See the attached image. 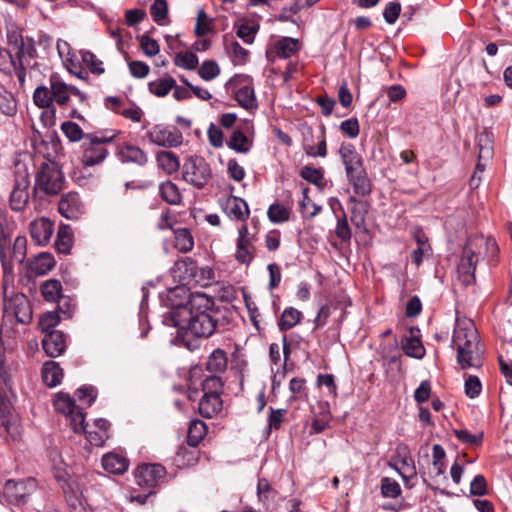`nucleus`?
<instances>
[{
    "mask_svg": "<svg viewBox=\"0 0 512 512\" xmlns=\"http://www.w3.org/2000/svg\"><path fill=\"white\" fill-rule=\"evenodd\" d=\"M37 488V482L34 478H27L20 481L7 480L4 485V493L11 502L20 504L32 494Z\"/></svg>",
    "mask_w": 512,
    "mask_h": 512,
    "instance_id": "obj_12",
    "label": "nucleus"
},
{
    "mask_svg": "<svg viewBox=\"0 0 512 512\" xmlns=\"http://www.w3.org/2000/svg\"><path fill=\"white\" fill-rule=\"evenodd\" d=\"M102 467L112 474H123L129 466V460L118 453H107L102 457Z\"/></svg>",
    "mask_w": 512,
    "mask_h": 512,
    "instance_id": "obj_27",
    "label": "nucleus"
},
{
    "mask_svg": "<svg viewBox=\"0 0 512 512\" xmlns=\"http://www.w3.org/2000/svg\"><path fill=\"white\" fill-rule=\"evenodd\" d=\"M267 215L271 222L283 223L289 220L290 209L282 204L275 203L269 206Z\"/></svg>",
    "mask_w": 512,
    "mask_h": 512,
    "instance_id": "obj_48",
    "label": "nucleus"
},
{
    "mask_svg": "<svg viewBox=\"0 0 512 512\" xmlns=\"http://www.w3.org/2000/svg\"><path fill=\"white\" fill-rule=\"evenodd\" d=\"M302 316L303 315L299 310L293 307L286 308L282 312L281 318L278 322L280 331H287L295 327L300 323Z\"/></svg>",
    "mask_w": 512,
    "mask_h": 512,
    "instance_id": "obj_39",
    "label": "nucleus"
},
{
    "mask_svg": "<svg viewBox=\"0 0 512 512\" xmlns=\"http://www.w3.org/2000/svg\"><path fill=\"white\" fill-rule=\"evenodd\" d=\"M56 248L61 253H68L72 246V234L67 226H61L55 242Z\"/></svg>",
    "mask_w": 512,
    "mask_h": 512,
    "instance_id": "obj_52",
    "label": "nucleus"
},
{
    "mask_svg": "<svg viewBox=\"0 0 512 512\" xmlns=\"http://www.w3.org/2000/svg\"><path fill=\"white\" fill-rule=\"evenodd\" d=\"M222 399L219 396L203 395L198 405V411L205 418H212L222 410Z\"/></svg>",
    "mask_w": 512,
    "mask_h": 512,
    "instance_id": "obj_30",
    "label": "nucleus"
},
{
    "mask_svg": "<svg viewBox=\"0 0 512 512\" xmlns=\"http://www.w3.org/2000/svg\"><path fill=\"white\" fill-rule=\"evenodd\" d=\"M395 456L392 458L394 467L398 473L405 479L407 476L416 475L414 461L412 459L409 447L404 443H399L395 449Z\"/></svg>",
    "mask_w": 512,
    "mask_h": 512,
    "instance_id": "obj_16",
    "label": "nucleus"
},
{
    "mask_svg": "<svg viewBox=\"0 0 512 512\" xmlns=\"http://www.w3.org/2000/svg\"><path fill=\"white\" fill-rule=\"evenodd\" d=\"M168 5L165 0H155L150 8V14L158 25H164L167 18Z\"/></svg>",
    "mask_w": 512,
    "mask_h": 512,
    "instance_id": "obj_53",
    "label": "nucleus"
},
{
    "mask_svg": "<svg viewBox=\"0 0 512 512\" xmlns=\"http://www.w3.org/2000/svg\"><path fill=\"white\" fill-rule=\"evenodd\" d=\"M19 65V71H17V77L20 83L24 82L25 79V65H29L28 59H32L35 56V48L31 41L24 42L20 39V43L15 41V50L13 51Z\"/></svg>",
    "mask_w": 512,
    "mask_h": 512,
    "instance_id": "obj_17",
    "label": "nucleus"
},
{
    "mask_svg": "<svg viewBox=\"0 0 512 512\" xmlns=\"http://www.w3.org/2000/svg\"><path fill=\"white\" fill-rule=\"evenodd\" d=\"M0 111L7 116H12L16 112L15 99L13 95L6 90H0Z\"/></svg>",
    "mask_w": 512,
    "mask_h": 512,
    "instance_id": "obj_61",
    "label": "nucleus"
},
{
    "mask_svg": "<svg viewBox=\"0 0 512 512\" xmlns=\"http://www.w3.org/2000/svg\"><path fill=\"white\" fill-rule=\"evenodd\" d=\"M82 62L85 64L86 67L89 68V70L93 74H103L104 68H103V62L99 60L95 54H93L90 51H83L81 53Z\"/></svg>",
    "mask_w": 512,
    "mask_h": 512,
    "instance_id": "obj_56",
    "label": "nucleus"
},
{
    "mask_svg": "<svg viewBox=\"0 0 512 512\" xmlns=\"http://www.w3.org/2000/svg\"><path fill=\"white\" fill-rule=\"evenodd\" d=\"M300 49L298 39L291 37H282L269 45L266 50V57L269 61H275L276 58H289L296 54Z\"/></svg>",
    "mask_w": 512,
    "mask_h": 512,
    "instance_id": "obj_14",
    "label": "nucleus"
},
{
    "mask_svg": "<svg viewBox=\"0 0 512 512\" xmlns=\"http://www.w3.org/2000/svg\"><path fill=\"white\" fill-rule=\"evenodd\" d=\"M166 475L164 466L160 464H143L135 470V480L140 487L152 488L161 483Z\"/></svg>",
    "mask_w": 512,
    "mask_h": 512,
    "instance_id": "obj_11",
    "label": "nucleus"
},
{
    "mask_svg": "<svg viewBox=\"0 0 512 512\" xmlns=\"http://www.w3.org/2000/svg\"><path fill=\"white\" fill-rule=\"evenodd\" d=\"M160 194L164 201L169 204L176 205L181 202V194L178 187L171 181L163 182L160 187Z\"/></svg>",
    "mask_w": 512,
    "mask_h": 512,
    "instance_id": "obj_43",
    "label": "nucleus"
},
{
    "mask_svg": "<svg viewBox=\"0 0 512 512\" xmlns=\"http://www.w3.org/2000/svg\"><path fill=\"white\" fill-rule=\"evenodd\" d=\"M54 259L50 254L41 253L33 263V269L37 274H45L54 267Z\"/></svg>",
    "mask_w": 512,
    "mask_h": 512,
    "instance_id": "obj_57",
    "label": "nucleus"
},
{
    "mask_svg": "<svg viewBox=\"0 0 512 512\" xmlns=\"http://www.w3.org/2000/svg\"><path fill=\"white\" fill-rule=\"evenodd\" d=\"M454 435L459 441L470 446H479L483 441V432L471 434L468 430L456 429Z\"/></svg>",
    "mask_w": 512,
    "mask_h": 512,
    "instance_id": "obj_54",
    "label": "nucleus"
},
{
    "mask_svg": "<svg viewBox=\"0 0 512 512\" xmlns=\"http://www.w3.org/2000/svg\"><path fill=\"white\" fill-rule=\"evenodd\" d=\"M15 371L14 361L0 351V380L8 388H12V376Z\"/></svg>",
    "mask_w": 512,
    "mask_h": 512,
    "instance_id": "obj_36",
    "label": "nucleus"
},
{
    "mask_svg": "<svg viewBox=\"0 0 512 512\" xmlns=\"http://www.w3.org/2000/svg\"><path fill=\"white\" fill-rule=\"evenodd\" d=\"M477 146L479 148L478 162L475 171L470 178L469 184L471 188H477L481 182V177L477 173H484L487 163L493 157L492 139L489 133L483 132L477 136Z\"/></svg>",
    "mask_w": 512,
    "mask_h": 512,
    "instance_id": "obj_8",
    "label": "nucleus"
},
{
    "mask_svg": "<svg viewBox=\"0 0 512 512\" xmlns=\"http://www.w3.org/2000/svg\"><path fill=\"white\" fill-rule=\"evenodd\" d=\"M176 87V81L171 76L160 78L148 83L149 91L157 97H164Z\"/></svg>",
    "mask_w": 512,
    "mask_h": 512,
    "instance_id": "obj_35",
    "label": "nucleus"
},
{
    "mask_svg": "<svg viewBox=\"0 0 512 512\" xmlns=\"http://www.w3.org/2000/svg\"><path fill=\"white\" fill-rule=\"evenodd\" d=\"M381 494L386 498H397L401 495V487L396 480L384 477L381 480Z\"/></svg>",
    "mask_w": 512,
    "mask_h": 512,
    "instance_id": "obj_55",
    "label": "nucleus"
},
{
    "mask_svg": "<svg viewBox=\"0 0 512 512\" xmlns=\"http://www.w3.org/2000/svg\"><path fill=\"white\" fill-rule=\"evenodd\" d=\"M61 130L71 142H79L81 140H86V134L83 132L81 127L75 122H63L61 125Z\"/></svg>",
    "mask_w": 512,
    "mask_h": 512,
    "instance_id": "obj_47",
    "label": "nucleus"
},
{
    "mask_svg": "<svg viewBox=\"0 0 512 512\" xmlns=\"http://www.w3.org/2000/svg\"><path fill=\"white\" fill-rule=\"evenodd\" d=\"M342 162L347 173L356 172L363 167L362 158L352 144H342L339 149Z\"/></svg>",
    "mask_w": 512,
    "mask_h": 512,
    "instance_id": "obj_25",
    "label": "nucleus"
},
{
    "mask_svg": "<svg viewBox=\"0 0 512 512\" xmlns=\"http://www.w3.org/2000/svg\"><path fill=\"white\" fill-rule=\"evenodd\" d=\"M59 213L67 219L76 220L84 213V204L76 192H69L61 197Z\"/></svg>",
    "mask_w": 512,
    "mask_h": 512,
    "instance_id": "obj_15",
    "label": "nucleus"
},
{
    "mask_svg": "<svg viewBox=\"0 0 512 512\" xmlns=\"http://www.w3.org/2000/svg\"><path fill=\"white\" fill-rule=\"evenodd\" d=\"M207 433V426L201 420H192L187 432V442L192 448H195Z\"/></svg>",
    "mask_w": 512,
    "mask_h": 512,
    "instance_id": "obj_33",
    "label": "nucleus"
},
{
    "mask_svg": "<svg viewBox=\"0 0 512 512\" xmlns=\"http://www.w3.org/2000/svg\"><path fill=\"white\" fill-rule=\"evenodd\" d=\"M226 215L233 220H246L249 216L248 204L240 197L229 196L222 202Z\"/></svg>",
    "mask_w": 512,
    "mask_h": 512,
    "instance_id": "obj_20",
    "label": "nucleus"
},
{
    "mask_svg": "<svg viewBox=\"0 0 512 512\" xmlns=\"http://www.w3.org/2000/svg\"><path fill=\"white\" fill-rule=\"evenodd\" d=\"M380 359L388 374L396 375L401 372V353L397 350L396 345L382 346Z\"/></svg>",
    "mask_w": 512,
    "mask_h": 512,
    "instance_id": "obj_18",
    "label": "nucleus"
},
{
    "mask_svg": "<svg viewBox=\"0 0 512 512\" xmlns=\"http://www.w3.org/2000/svg\"><path fill=\"white\" fill-rule=\"evenodd\" d=\"M349 183L357 195L367 196L371 193V182L364 168L357 169L356 172L347 173Z\"/></svg>",
    "mask_w": 512,
    "mask_h": 512,
    "instance_id": "obj_26",
    "label": "nucleus"
},
{
    "mask_svg": "<svg viewBox=\"0 0 512 512\" xmlns=\"http://www.w3.org/2000/svg\"><path fill=\"white\" fill-rule=\"evenodd\" d=\"M227 365V353L224 350L217 348L209 355L206 362V369L212 373V375L221 376V374L226 371Z\"/></svg>",
    "mask_w": 512,
    "mask_h": 512,
    "instance_id": "obj_29",
    "label": "nucleus"
},
{
    "mask_svg": "<svg viewBox=\"0 0 512 512\" xmlns=\"http://www.w3.org/2000/svg\"><path fill=\"white\" fill-rule=\"evenodd\" d=\"M50 86L52 101L56 102L59 106L66 105L71 96V85H67L58 76L52 75L50 77Z\"/></svg>",
    "mask_w": 512,
    "mask_h": 512,
    "instance_id": "obj_28",
    "label": "nucleus"
},
{
    "mask_svg": "<svg viewBox=\"0 0 512 512\" xmlns=\"http://www.w3.org/2000/svg\"><path fill=\"white\" fill-rule=\"evenodd\" d=\"M498 246L491 237L483 235L471 236L464 248L463 255L458 264V278L464 285H470L475 281L476 265L485 256L494 258L497 255Z\"/></svg>",
    "mask_w": 512,
    "mask_h": 512,
    "instance_id": "obj_1",
    "label": "nucleus"
},
{
    "mask_svg": "<svg viewBox=\"0 0 512 512\" xmlns=\"http://www.w3.org/2000/svg\"><path fill=\"white\" fill-rule=\"evenodd\" d=\"M198 456L195 448L189 449L186 447H181L177 452L175 461L179 466H190L197 462Z\"/></svg>",
    "mask_w": 512,
    "mask_h": 512,
    "instance_id": "obj_60",
    "label": "nucleus"
},
{
    "mask_svg": "<svg viewBox=\"0 0 512 512\" xmlns=\"http://www.w3.org/2000/svg\"><path fill=\"white\" fill-rule=\"evenodd\" d=\"M59 320L60 317L56 312L49 311L40 317L38 326L42 332L47 334L59 323Z\"/></svg>",
    "mask_w": 512,
    "mask_h": 512,
    "instance_id": "obj_64",
    "label": "nucleus"
},
{
    "mask_svg": "<svg viewBox=\"0 0 512 512\" xmlns=\"http://www.w3.org/2000/svg\"><path fill=\"white\" fill-rule=\"evenodd\" d=\"M300 176L307 182L316 186H322L324 172L321 168H315L309 165L303 166L300 170Z\"/></svg>",
    "mask_w": 512,
    "mask_h": 512,
    "instance_id": "obj_49",
    "label": "nucleus"
},
{
    "mask_svg": "<svg viewBox=\"0 0 512 512\" xmlns=\"http://www.w3.org/2000/svg\"><path fill=\"white\" fill-rule=\"evenodd\" d=\"M66 417L69 420V425L75 433L86 432L85 415L81 409L77 408Z\"/></svg>",
    "mask_w": 512,
    "mask_h": 512,
    "instance_id": "obj_63",
    "label": "nucleus"
},
{
    "mask_svg": "<svg viewBox=\"0 0 512 512\" xmlns=\"http://www.w3.org/2000/svg\"><path fill=\"white\" fill-rule=\"evenodd\" d=\"M42 346L51 358L60 356L66 349L64 334L60 331H50L42 340Z\"/></svg>",
    "mask_w": 512,
    "mask_h": 512,
    "instance_id": "obj_21",
    "label": "nucleus"
},
{
    "mask_svg": "<svg viewBox=\"0 0 512 512\" xmlns=\"http://www.w3.org/2000/svg\"><path fill=\"white\" fill-rule=\"evenodd\" d=\"M175 248L182 252L187 253L194 247V239L191 232L187 228H179L174 231Z\"/></svg>",
    "mask_w": 512,
    "mask_h": 512,
    "instance_id": "obj_37",
    "label": "nucleus"
},
{
    "mask_svg": "<svg viewBox=\"0 0 512 512\" xmlns=\"http://www.w3.org/2000/svg\"><path fill=\"white\" fill-rule=\"evenodd\" d=\"M235 98L239 105L247 110L257 108L255 91L251 86L246 85L239 88L235 94Z\"/></svg>",
    "mask_w": 512,
    "mask_h": 512,
    "instance_id": "obj_41",
    "label": "nucleus"
},
{
    "mask_svg": "<svg viewBox=\"0 0 512 512\" xmlns=\"http://www.w3.org/2000/svg\"><path fill=\"white\" fill-rule=\"evenodd\" d=\"M198 74L203 80L211 81L220 74V68L215 61L207 60L200 66Z\"/></svg>",
    "mask_w": 512,
    "mask_h": 512,
    "instance_id": "obj_62",
    "label": "nucleus"
},
{
    "mask_svg": "<svg viewBox=\"0 0 512 512\" xmlns=\"http://www.w3.org/2000/svg\"><path fill=\"white\" fill-rule=\"evenodd\" d=\"M219 312L200 314L187 318H177L175 321H164L166 326L176 327L179 331L191 333L197 337H210L216 330Z\"/></svg>",
    "mask_w": 512,
    "mask_h": 512,
    "instance_id": "obj_3",
    "label": "nucleus"
},
{
    "mask_svg": "<svg viewBox=\"0 0 512 512\" xmlns=\"http://www.w3.org/2000/svg\"><path fill=\"white\" fill-rule=\"evenodd\" d=\"M30 174L25 164L15 165L14 185L10 195V207L14 211H21L29 200Z\"/></svg>",
    "mask_w": 512,
    "mask_h": 512,
    "instance_id": "obj_6",
    "label": "nucleus"
},
{
    "mask_svg": "<svg viewBox=\"0 0 512 512\" xmlns=\"http://www.w3.org/2000/svg\"><path fill=\"white\" fill-rule=\"evenodd\" d=\"M109 151L106 145L101 143L96 136L86 134V140L82 144L81 162L86 167L99 165L108 157Z\"/></svg>",
    "mask_w": 512,
    "mask_h": 512,
    "instance_id": "obj_9",
    "label": "nucleus"
},
{
    "mask_svg": "<svg viewBox=\"0 0 512 512\" xmlns=\"http://www.w3.org/2000/svg\"><path fill=\"white\" fill-rule=\"evenodd\" d=\"M12 50L0 49V71L10 74L19 71L18 61Z\"/></svg>",
    "mask_w": 512,
    "mask_h": 512,
    "instance_id": "obj_44",
    "label": "nucleus"
},
{
    "mask_svg": "<svg viewBox=\"0 0 512 512\" xmlns=\"http://www.w3.org/2000/svg\"><path fill=\"white\" fill-rule=\"evenodd\" d=\"M212 170L207 161L201 156H190L183 164V179L198 189L210 181Z\"/></svg>",
    "mask_w": 512,
    "mask_h": 512,
    "instance_id": "obj_7",
    "label": "nucleus"
},
{
    "mask_svg": "<svg viewBox=\"0 0 512 512\" xmlns=\"http://www.w3.org/2000/svg\"><path fill=\"white\" fill-rule=\"evenodd\" d=\"M175 65L187 70H194L198 66V57L192 52H180L175 57Z\"/></svg>",
    "mask_w": 512,
    "mask_h": 512,
    "instance_id": "obj_59",
    "label": "nucleus"
},
{
    "mask_svg": "<svg viewBox=\"0 0 512 512\" xmlns=\"http://www.w3.org/2000/svg\"><path fill=\"white\" fill-rule=\"evenodd\" d=\"M149 140L162 147H177L182 143V134L176 128L157 125L148 132Z\"/></svg>",
    "mask_w": 512,
    "mask_h": 512,
    "instance_id": "obj_13",
    "label": "nucleus"
},
{
    "mask_svg": "<svg viewBox=\"0 0 512 512\" xmlns=\"http://www.w3.org/2000/svg\"><path fill=\"white\" fill-rule=\"evenodd\" d=\"M54 406L58 412L62 413L65 416L71 414L74 410L78 408L74 400L68 394L65 393H58L56 395V398L54 400Z\"/></svg>",
    "mask_w": 512,
    "mask_h": 512,
    "instance_id": "obj_46",
    "label": "nucleus"
},
{
    "mask_svg": "<svg viewBox=\"0 0 512 512\" xmlns=\"http://www.w3.org/2000/svg\"><path fill=\"white\" fill-rule=\"evenodd\" d=\"M445 450L443 449V447L439 444H435L433 446V452H432V457H433V471L435 473V476H440V475H443L444 472H445V463L443 462L444 458H445Z\"/></svg>",
    "mask_w": 512,
    "mask_h": 512,
    "instance_id": "obj_58",
    "label": "nucleus"
},
{
    "mask_svg": "<svg viewBox=\"0 0 512 512\" xmlns=\"http://www.w3.org/2000/svg\"><path fill=\"white\" fill-rule=\"evenodd\" d=\"M116 155L123 163H134L139 166H144L148 161L146 153L139 147L132 144H124L120 146Z\"/></svg>",
    "mask_w": 512,
    "mask_h": 512,
    "instance_id": "obj_23",
    "label": "nucleus"
},
{
    "mask_svg": "<svg viewBox=\"0 0 512 512\" xmlns=\"http://www.w3.org/2000/svg\"><path fill=\"white\" fill-rule=\"evenodd\" d=\"M34 103L40 108L52 106V90L45 86L37 87L33 93Z\"/></svg>",
    "mask_w": 512,
    "mask_h": 512,
    "instance_id": "obj_50",
    "label": "nucleus"
},
{
    "mask_svg": "<svg viewBox=\"0 0 512 512\" xmlns=\"http://www.w3.org/2000/svg\"><path fill=\"white\" fill-rule=\"evenodd\" d=\"M254 240H245L236 242L235 259L237 262L249 265L255 257Z\"/></svg>",
    "mask_w": 512,
    "mask_h": 512,
    "instance_id": "obj_32",
    "label": "nucleus"
},
{
    "mask_svg": "<svg viewBox=\"0 0 512 512\" xmlns=\"http://www.w3.org/2000/svg\"><path fill=\"white\" fill-rule=\"evenodd\" d=\"M457 350V360L462 369L478 368L482 363V350L477 329L471 321L458 323L452 338Z\"/></svg>",
    "mask_w": 512,
    "mask_h": 512,
    "instance_id": "obj_2",
    "label": "nucleus"
},
{
    "mask_svg": "<svg viewBox=\"0 0 512 512\" xmlns=\"http://www.w3.org/2000/svg\"><path fill=\"white\" fill-rule=\"evenodd\" d=\"M402 349L404 350L405 354L409 357L416 358V359H422L425 355V348L417 337H406L402 339Z\"/></svg>",
    "mask_w": 512,
    "mask_h": 512,
    "instance_id": "obj_40",
    "label": "nucleus"
},
{
    "mask_svg": "<svg viewBox=\"0 0 512 512\" xmlns=\"http://www.w3.org/2000/svg\"><path fill=\"white\" fill-rule=\"evenodd\" d=\"M41 293L46 301L58 302L62 297V284L57 279H49L42 283Z\"/></svg>",
    "mask_w": 512,
    "mask_h": 512,
    "instance_id": "obj_34",
    "label": "nucleus"
},
{
    "mask_svg": "<svg viewBox=\"0 0 512 512\" xmlns=\"http://www.w3.org/2000/svg\"><path fill=\"white\" fill-rule=\"evenodd\" d=\"M65 178L56 162H44L35 177V189L46 195H56L63 188Z\"/></svg>",
    "mask_w": 512,
    "mask_h": 512,
    "instance_id": "obj_4",
    "label": "nucleus"
},
{
    "mask_svg": "<svg viewBox=\"0 0 512 512\" xmlns=\"http://www.w3.org/2000/svg\"><path fill=\"white\" fill-rule=\"evenodd\" d=\"M30 234L38 245H46L53 234V223L47 218H38L30 224Z\"/></svg>",
    "mask_w": 512,
    "mask_h": 512,
    "instance_id": "obj_19",
    "label": "nucleus"
},
{
    "mask_svg": "<svg viewBox=\"0 0 512 512\" xmlns=\"http://www.w3.org/2000/svg\"><path fill=\"white\" fill-rule=\"evenodd\" d=\"M156 160L158 165L169 174L176 172L180 167L178 157L171 151L159 152Z\"/></svg>",
    "mask_w": 512,
    "mask_h": 512,
    "instance_id": "obj_42",
    "label": "nucleus"
},
{
    "mask_svg": "<svg viewBox=\"0 0 512 512\" xmlns=\"http://www.w3.org/2000/svg\"><path fill=\"white\" fill-rule=\"evenodd\" d=\"M202 391L203 395L221 397L223 391V381L221 379V376H207L202 382Z\"/></svg>",
    "mask_w": 512,
    "mask_h": 512,
    "instance_id": "obj_45",
    "label": "nucleus"
},
{
    "mask_svg": "<svg viewBox=\"0 0 512 512\" xmlns=\"http://www.w3.org/2000/svg\"><path fill=\"white\" fill-rule=\"evenodd\" d=\"M227 145L230 149L238 153L246 154L251 149L252 141L249 140L241 130H235L227 142Z\"/></svg>",
    "mask_w": 512,
    "mask_h": 512,
    "instance_id": "obj_38",
    "label": "nucleus"
},
{
    "mask_svg": "<svg viewBox=\"0 0 512 512\" xmlns=\"http://www.w3.org/2000/svg\"><path fill=\"white\" fill-rule=\"evenodd\" d=\"M42 378L49 387H55L61 383L63 370L59 364L54 361H47L42 367Z\"/></svg>",
    "mask_w": 512,
    "mask_h": 512,
    "instance_id": "obj_31",
    "label": "nucleus"
},
{
    "mask_svg": "<svg viewBox=\"0 0 512 512\" xmlns=\"http://www.w3.org/2000/svg\"><path fill=\"white\" fill-rule=\"evenodd\" d=\"M289 391L291 392V396L289 397V402L307 397V387L306 380L304 378L295 377L292 378L289 382Z\"/></svg>",
    "mask_w": 512,
    "mask_h": 512,
    "instance_id": "obj_51",
    "label": "nucleus"
},
{
    "mask_svg": "<svg viewBox=\"0 0 512 512\" xmlns=\"http://www.w3.org/2000/svg\"><path fill=\"white\" fill-rule=\"evenodd\" d=\"M178 270L184 269L186 277H189L196 282L200 280H211L213 278V271L210 268H199L196 263L189 257L176 263Z\"/></svg>",
    "mask_w": 512,
    "mask_h": 512,
    "instance_id": "obj_24",
    "label": "nucleus"
},
{
    "mask_svg": "<svg viewBox=\"0 0 512 512\" xmlns=\"http://www.w3.org/2000/svg\"><path fill=\"white\" fill-rule=\"evenodd\" d=\"M4 317H14L18 323L27 324L32 320V309L28 298L18 293L5 302Z\"/></svg>",
    "mask_w": 512,
    "mask_h": 512,
    "instance_id": "obj_10",
    "label": "nucleus"
},
{
    "mask_svg": "<svg viewBox=\"0 0 512 512\" xmlns=\"http://www.w3.org/2000/svg\"><path fill=\"white\" fill-rule=\"evenodd\" d=\"M186 308H181L179 312H168L163 316L164 321L173 322L177 318H189L200 314H211L218 312L214 308V300L203 293H190Z\"/></svg>",
    "mask_w": 512,
    "mask_h": 512,
    "instance_id": "obj_5",
    "label": "nucleus"
},
{
    "mask_svg": "<svg viewBox=\"0 0 512 512\" xmlns=\"http://www.w3.org/2000/svg\"><path fill=\"white\" fill-rule=\"evenodd\" d=\"M190 291L185 286H176L168 290L164 299L165 305L170 308L169 312H179L181 308H186Z\"/></svg>",
    "mask_w": 512,
    "mask_h": 512,
    "instance_id": "obj_22",
    "label": "nucleus"
}]
</instances>
